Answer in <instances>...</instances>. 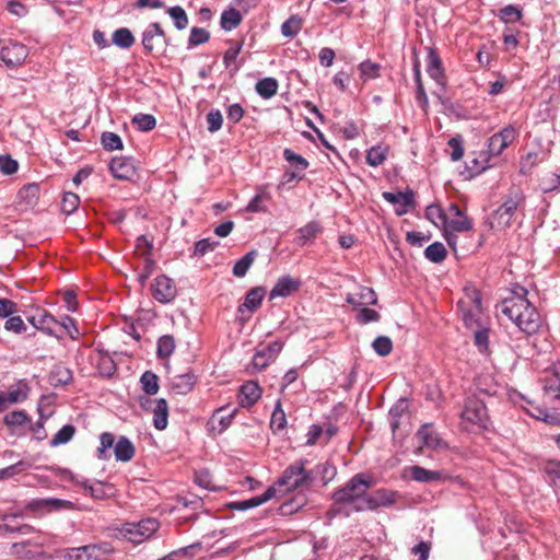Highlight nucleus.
I'll use <instances>...</instances> for the list:
<instances>
[{"label": "nucleus", "mask_w": 560, "mask_h": 560, "mask_svg": "<svg viewBox=\"0 0 560 560\" xmlns=\"http://www.w3.org/2000/svg\"><path fill=\"white\" fill-rule=\"evenodd\" d=\"M528 291L517 285L512 295L505 298L498 306V311L512 320L520 330L527 335L536 334L541 319L535 306L527 299Z\"/></svg>", "instance_id": "nucleus-1"}, {"label": "nucleus", "mask_w": 560, "mask_h": 560, "mask_svg": "<svg viewBox=\"0 0 560 560\" xmlns=\"http://www.w3.org/2000/svg\"><path fill=\"white\" fill-rule=\"evenodd\" d=\"M383 198L387 202L397 206L395 209L397 215L406 214L409 211V208L413 205V192L411 190H407L405 192L384 191Z\"/></svg>", "instance_id": "nucleus-23"}, {"label": "nucleus", "mask_w": 560, "mask_h": 560, "mask_svg": "<svg viewBox=\"0 0 560 560\" xmlns=\"http://www.w3.org/2000/svg\"><path fill=\"white\" fill-rule=\"evenodd\" d=\"M560 187V172L547 173L539 178V188L544 194L557 191Z\"/></svg>", "instance_id": "nucleus-36"}, {"label": "nucleus", "mask_w": 560, "mask_h": 560, "mask_svg": "<svg viewBox=\"0 0 560 560\" xmlns=\"http://www.w3.org/2000/svg\"><path fill=\"white\" fill-rule=\"evenodd\" d=\"M278 81L275 78H264L256 83V92L262 98H270L277 94Z\"/></svg>", "instance_id": "nucleus-34"}, {"label": "nucleus", "mask_w": 560, "mask_h": 560, "mask_svg": "<svg viewBox=\"0 0 560 560\" xmlns=\"http://www.w3.org/2000/svg\"><path fill=\"white\" fill-rule=\"evenodd\" d=\"M374 485L373 478L366 474L354 475L343 487L332 493L336 503L351 505L355 512H362L368 490Z\"/></svg>", "instance_id": "nucleus-2"}, {"label": "nucleus", "mask_w": 560, "mask_h": 560, "mask_svg": "<svg viewBox=\"0 0 560 560\" xmlns=\"http://www.w3.org/2000/svg\"><path fill=\"white\" fill-rule=\"evenodd\" d=\"M210 39V33L201 27H192L188 38V48L199 46Z\"/></svg>", "instance_id": "nucleus-53"}, {"label": "nucleus", "mask_w": 560, "mask_h": 560, "mask_svg": "<svg viewBox=\"0 0 560 560\" xmlns=\"http://www.w3.org/2000/svg\"><path fill=\"white\" fill-rule=\"evenodd\" d=\"M260 396L261 389L255 381H247L240 387L238 399L242 407L253 406Z\"/></svg>", "instance_id": "nucleus-27"}, {"label": "nucleus", "mask_w": 560, "mask_h": 560, "mask_svg": "<svg viewBox=\"0 0 560 560\" xmlns=\"http://www.w3.org/2000/svg\"><path fill=\"white\" fill-rule=\"evenodd\" d=\"M302 28V19L292 15L281 25V33L284 37H294Z\"/></svg>", "instance_id": "nucleus-49"}, {"label": "nucleus", "mask_w": 560, "mask_h": 560, "mask_svg": "<svg viewBox=\"0 0 560 560\" xmlns=\"http://www.w3.org/2000/svg\"><path fill=\"white\" fill-rule=\"evenodd\" d=\"M140 383L142 389L148 395H155L159 392V378L158 375L151 371H145L141 377Z\"/></svg>", "instance_id": "nucleus-42"}, {"label": "nucleus", "mask_w": 560, "mask_h": 560, "mask_svg": "<svg viewBox=\"0 0 560 560\" xmlns=\"http://www.w3.org/2000/svg\"><path fill=\"white\" fill-rule=\"evenodd\" d=\"M319 232H322V226L318 222H308L306 225L298 230L299 244L305 245L307 242L314 240Z\"/></svg>", "instance_id": "nucleus-39"}, {"label": "nucleus", "mask_w": 560, "mask_h": 560, "mask_svg": "<svg viewBox=\"0 0 560 560\" xmlns=\"http://www.w3.org/2000/svg\"><path fill=\"white\" fill-rule=\"evenodd\" d=\"M100 446L96 450V457L100 460H108L112 457L110 450L114 452L115 459L121 463L130 462L136 454L133 443L125 435L116 436L110 432L100 434Z\"/></svg>", "instance_id": "nucleus-3"}, {"label": "nucleus", "mask_w": 560, "mask_h": 560, "mask_svg": "<svg viewBox=\"0 0 560 560\" xmlns=\"http://www.w3.org/2000/svg\"><path fill=\"white\" fill-rule=\"evenodd\" d=\"M27 322L35 329L48 336L56 337L57 339L61 338V335L58 334L59 320L44 308H37L34 315L27 316Z\"/></svg>", "instance_id": "nucleus-14"}, {"label": "nucleus", "mask_w": 560, "mask_h": 560, "mask_svg": "<svg viewBox=\"0 0 560 560\" xmlns=\"http://www.w3.org/2000/svg\"><path fill=\"white\" fill-rule=\"evenodd\" d=\"M167 13L172 18L174 25L177 30L182 31L188 26V16L182 7H172L167 10Z\"/></svg>", "instance_id": "nucleus-48"}, {"label": "nucleus", "mask_w": 560, "mask_h": 560, "mask_svg": "<svg viewBox=\"0 0 560 560\" xmlns=\"http://www.w3.org/2000/svg\"><path fill=\"white\" fill-rule=\"evenodd\" d=\"M282 348L283 343L280 340H275L264 348L257 350L252 361L254 369L261 371L267 368L272 361L276 360Z\"/></svg>", "instance_id": "nucleus-19"}, {"label": "nucleus", "mask_w": 560, "mask_h": 560, "mask_svg": "<svg viewBox=\"0 0 560 560\" xmlns=\"http://www.w3.org/2000/svg\"><path fill=\"white\" fill-rule=\"evenodd\" d=\"M283 158L290 164L294 172H287L285 176L288 180L300 177V173L304 172L308 167V162L302 155L295 153L291 149H284Z\"/></svg>", "instance_id": "nucleus-29"}, {"label": "nucleus", "mask_w": 560, "mask_h": 560, "mask_svg": "<svg viewBox=\"0 0 560 560\" xmlns=\"http://www.w3.org/2000/svg\"><path fill=\"white\" fill-rule=\"evenodd\" d=\"M132 125L140 131H150L155 127L156 119L150 114H137L132 118Z\"/></svg>", "instance_id": "nucleus-50"}, {"label": "nucleus", "mask_w": 560, "mask_h": 560, "mask_svg": "<svg viewBox=\"0 0 560 560\" xmlns=\"http://www.w3.org/2000/svg\"><path fill=\"white\" fill-rule=\"evenodd\" d=\"M265 294L266 291L262 287H255L246 293L244 302L237 307L241 319H248L260 307Z\"/></svg>", "instance_id": "nucleus-17"}, {"label": "nucleus", "mask_w": 560, "mask_h": 560, "mask_svg": "<svg viewBox=\"0 0 560 560\" xmlns=\"http://www.w3.org/2000/svg\"><path fill=\"white\" fill-rule=\"evenodd\" d=\"M388 155V147L383 144L373 145L366 152V163L370 166L377 167L382 165Z\"/></svg>", "instance_id": "nucleus-30"}, {"label": "nucleus", "mask_w": 560, "mask_h": 560, "mask_svg": "<svg viewBox=\"0 0 560 560\" xmlns=\"http://www.w3.org/2000/svg\"><path fill=\"white\" fill-rule=\"evenodd\" d=\"M523 200L524 196L520 191L510 192L503 203L490 215L491 228L503 230L510 226L512 218Z\"/></svg>", "instance_id": "nucleus-6"}, {"label": "nucleus", "mask_w": 560, "mask_h": 560, "mask_svg": "<svg viewBox=\"0 0 560 560\" xmlns=\"http://www.w3.org/2000/svg\"><path fill=\"white\" fill-rule=\"evenodd\" d=\"M242 22V15L238 10L231 8L223 11L221 15V27L225 31L236 28Z\"/></svg>", "instance_id": "nucleus-37"}, {"label": "nucleus", "mask_w": 560, "mask_h": 560, "mask_svg": "<svg viewBox=\"0 0 560 560\" xmlns=\"http://www.w3.org/2000/svg\"><path fill=\"white\" fill-rule=\"evenodd\" d=\"M208 131L211 133L217 132L221 129L223 124V117L219 109H211L207 116Z\"/></svg>", "instance_id": "nucleus-61"}, {"label": "nucleus", "mask_w": 560, "mask_h": 560, "mask_svg": "<svg viewBox=\"0 0 560 560\" xmlns=\"http://www.w3.org/2000/svg\"><path fill=\"white\" fill-rule=\"evenodd\" d=\"M301 280L294 279L290 276H283L278 279L272 290L270 291V300L276 298H287L290 296L293 292L298 291L301 287Z\"/></svg>", "instance_id": "nucleus-24"}, {"label": "nucleus", "mask_w": 560, "mask_h": 560, "mask_svg": "<svg viewBox=\"0 0 560 560\" xmlns=\"http://www.w3.org/2000/svg\"><path fill=\"white\" fill-rule=\"evenodd\" d=\"M324 444V427L319 423H313L307 433H306V442L305 444L308 446L315 445V444Z\"/></svg>", "instance_id": "nucleus-54"}, {"label": "nucleus", "mask_w": 560, "mask_h": 560, "mask_svg": "<svg viewBox=\"0 0 560 560\" xmlns=\"http://www.w3.org/2000/svg\"><path fill=\"white\" fill-rule=\"evenodd\" d=\"M396 497L397 493L392 490L378 489L372 493H366L364 505L359 506V509L363 512L390 506L396 502Z\"/></svg>", "instance_id": "nucleus-18"}, {"label": "nucleus", "mask_w": 560, "mask_h": 560, "mask_svg": "<svg viewBox=\"0 0 560 560\" xmlns=\"http://www.w3.org/2000/svg\"><path fill=\"white\" fill-rule=\"evenodd\" d=\"M276 487L271 486L260 495H256L247 500L231 502L229 508L237 511H246L253 508H257L272 499L276 495Z\"/></svg>", "instance_id": "nucleus-26"}, {"label": "nucleus", "mask_w": 560, "mask_h": 560, "mask_svg": "<svg viewBox=\"0 0 560 560\" xmlns=\"http://www.w3.org/2000/svg\"><path fill=\"white\" fill-rule=\"evenodd\" d=\"M176 343L172 335H163L158 340L156 357L159 359H168L175 351Z\"/></svg>", "instance_id": "nucleus-33"}, {"label": "nucleus", "mask_w": 560, "mask_h": 560, "mask_svg": "<svg viewBox=\"0 0 560 560\" xmlns=\"http://www.w3.org/2000/svg\"><path fill=\"white\" fill-rule=\"evenodd\" d=\"M486 418H488V413L483 401L476 397H468L460 420H485Z\"/></svg>", "instance_id": "nucleus-25"}, {"label": "nucleus", "mask_w": 560, "mask_h": 560, "mask_svg": "<svg viewBox=\"0 0 560 560\" xmlns=\"http://www.w3.org/2000/svg\"><path fill=\"white\" fill-rule=\"evenodd\" d=\"M197 382V376L192 372H186L175 375L171 380V389L177 395L190 393Z\"/></svg>", "instance_id": "nucleus-28"}, {"label": "nucleus", "mask_w": 560, "mask_h": 560, "mask_svg": "<svg viewBox=\"0 0 560 560\" xmlns=\"http://www.w3.org/2000/svg\"><path fill=\"white\" fill-rule=\"evenodd\" d=\"M372 348L378 355L386 357L393 350V342L387 336H378L372 342Z\"/></svg>", "instance_id": "nucleus-56"}, {"label": "nucleus", "mask_w": 560, "mask_h": 560, "mask_svg": "<svg viewBox=\"0 0 560 560\" xmlns=\"http://www.w3.org/2000/svg\"><path fill=\"white\" fill-rule=\"evenodd\" d=\"M97 370L103 376H112L116 371L114 360L109 355H101L97 362Z\"/></svg>", "instance_id": "nucleus-64"}, {"label": "nucleus", "mask_w": 560, "mask_h": 560, "mask_svg": "<svg viewBox=\"0 0 560 560\" xmlns=\"http://www.w3.org/2000/svg\"><path fill=\"white\" fill-rule=\"evenodd\" d=\"M417 438L422 446L432 450H444L448 444L434 431L430 422H424L417 432Z\"/></svg>", "instance_id": "nucleus-21"}, {"label": "nucleus", "mask_w": 560, "mask_h": 560, "mask_svg": "<svg viewBox=\"0 0 560 560\" xmlns=\"http://www.w3.org/2000/svg\"><path fill=\"white\" fill-rule=\"evenodd\" d=\"M39 195V187L36 184H28L20 189L19 196L25 199L27 205L36 203Z\"/></svg>", "instance_id": "nucleus-62"}, {"label": "nucleus", "mask_w": 560, "mask_h": 560, "mask_svg": "<svg viewBox=\"0 0 560 560\" xmlns=\"http://www.w3.org/2000/svg\"><path fill=\"white\" fill-rule=\"evenodd\" d=\"M102 145L107 151H114V150H121L122 149V141L120 137L110 131H106L102 133L101 137Z\"/></svg>", "instance_id": "nucleus-52"}, {"label": "nucleus", "mask_w": 560, "mask_h": 560, "mask_svg": "<svg viewBox=\"0 0 560 560\" xmlns=\"http://www.w3.org/2000/svg\"><path fill=\"white\" fill-rule=\"evenodd\" d=\"M28 56V48L19 42L9 40L0 49V59L8 68L21 66Z\"/></svg>", "instance_id": "nucleus-13"}, {"label": "nucleus", "mask_w": 560, "mask_h": 560, "mask_svg": "<svg viewBox=\"0 0 560 560\" xmlns=\"http://www.w3.org/2000/svg\"><path fill=\"white\" fill-rule=\"evenodd\" d=\"M427 50V72L432 80L444 88L446 84V77L442 60L434 48L429 47Z\"/></svg>", "instance_id": "nucleus-22"}, {"label": "nucleus", "mask_w": 560, "mask_h": 560, "mask_svg": "<svg viewBox=\"0 0 560 560\" xmlns=\"http://www.w3.org/2000/svg\"><path fill=\"white\" fill-rule=\"evenodd\" d=\"M80 203L79 196L74 192H66L61 201V211L66 214L73 213Z\"/></svg>", "instance_id": "nucleus-60"}, {"label": "nucleus", "mask_w": 560, "mask_h": 560, "mask_svg": "<svg viewBox=\"0 0 560 560\" xmlns=\"http://www.w3.org/2000/svg\"><path fill=\"white\" fill-rule=\"evenodd\" d=\"M31 467V464L25 460H19L13 465H10L5 468L0 469V480L2 479H9L11 477H14L22 471L28 469Z\"/></svg>", "instance_id": "nucleus-55"}, {"label": "nucleus", "mask_w": 560, "mask_h": 560, "mask_svg": "<svg viewBox=\"0 0 560 560\" xmlns=\"http://www.w3.org/2000/svg\"><path fill=\"white\" fill-rule=\"evenodd\" d=\"M4 329L14 334H23L26 331V325L21 316L11 315L4 323Z\"/></svg>", "instance_id": "nucleus-63"}, {"label": "nucleus", "mask_w": 560, "mask_h": 560, "mask_svg": "<svg viewBox=\"0 0 560 560\" xmlns=\"http://www.w3.org/2000/svg\"><path fill=\"white\" fill-rule=\"evenodd\" d=\"M381 65L371 60H364L359 65L360 77L364 80H372L380 77Z\"/></svg>", "instance_id": "nucleus-43"}, {"label": "nucleus", "mask_w": 560, "mask_h": 560, "mask_svg": "<svg viewBox=\"0 0 560 560\" xmlns=\"http://www.w3.org/2000/svg\"><path fill=\"white\" fill-rule=\"evenodd\" d=\"M58 334H67L71 339H78L80 336L79 328L77 327L75 320L70 316L62 317L59 320Z\"/></svg>", "instance_id": "nucleus-46"}, {"label": "nucleus", "mask_w": 560, "mask_h": 560, "mask_svg": "<svg viewBox=\"0 0 560 560\" xmlns=\"http://www.w3.org/2000/svg\"><path fill=\"white\" fill-rule=\"evenodd\" d=\"M195 482L207 490L215 491L218 489L212 481L210 471L207 469H200L195 472Z\"/></svg>", "instance_id": "nucleus-59"}, {"label": "nucleus", "mask_w": 560, "mask_h": 560, "mask_svg": "<svg viewBox=\"0 0 560 560\" xmlns=\"http://www.w3.org/2000/svg\"><path fill=\"white\" fill-rule=\"evenodd\" d=\"M159 528L154 518L142 520L138 523H128L121 528L122 536L131 542L140 544L151 537Z\"/></svg>", "instance_id": "nucleus-8"}, {"label": "nucleus", "mask_w": 560, "mask_h": 560, "mask_svg": "<svg viewBox=\"0 0 560 560\" xmlns=\"http://www.w3.org/2000/svg\"><path fill=\"white\" fill-rule=\"evenodd\" d=\"M142 46L149 55L163 51L167 46V37L160 23H150L142 33Z\"/></svg>", "instance_id": "nucleus-9"}, {"label": "nucleus", "mask_w": 560, "mask_h": 560, "mask_svg": "<svg viewBox=\"0 0 560 560\" xmlns=\"http://www.w3.org/2000/svg\"><path fill=\"white\" fill-rule=\"evenodd\" d=\"M142 406L153 411V420H167L168 406L165 399H147Z\"/></svg>", "instance_id": "nucleus-31"}, {"label": "nucleus", "mask_w": 560, "mask_h": 560, "mask_svg": "<svg viewBox=\"0 0 560 560\" xmlns=\"http://www.w3.org/2000/svg\"><path fill=\"white\" fill-rule=\"evenodd\" d=\"M411 478L418 482H431L442 479L443 474L436 470H429L421 466H412L410 468Z\"/></svg>", "instance_id": "nucleus-32"}, {"label": "nucleus", "mask_w": 560, "mask_h": 560, "mask_svg": "<svg viewBox=\"0 0 560 560\" xmlns=\"http://www.w3.org/2000/svg\"><path fill=\"white\" fill-rule=\"evenodd\" d=\"M380 319V313L369 307H360L355 316V320L360 325H366L371 322H378Z\"/></svg>", "instance_id": "nucleus-58"}, {"label": "nucleus", "mask_w": 560, "mask_h": 560, "mask_svg": "<svg viewBox=\"0 0 560 560\" xmlns=\"http://www.w3.org/2000/svg\"><path fill=\"white\" fill-rule=\"evenodd\" d=\"M75 428L72 424H65L51 439L50 446L56 447L68 443L74 435Z\"/></svg>", "instance_id": "nucleus-45"}, {"label": "nucleus", "mask_w": 560, "mask_h": 560, "mask_svg": "<svg viewBox=\"0 0 560 560\" xmlns=\"http://www.w3.org/2000/svg\"><path fill=\"white\" fill-rule=\"evenodd\" d=\"M458 311L467 328L480 327L479 322L482 311L480 292L474 287L464 289V296L457 302Z\"/></svg>", "instance_id": "nucleus-5"}, {"label": "nucleus", "mask_w": 560, "mask_h": 560, "mask_svg": "<svg viewBox=\"0 0 560 560\" xmlns=\"http://www.w3.org/2000/svg\"><path fill=\"white\" fill-rule=\"evenodd\" d=\"M542 399L546 409L560 413V377L553 373L542 380Z\"/></svg>", "instance_id": "nucleus-12"}, {"label": "nucleus", "mask_w": 560, "mask_h": 560, "mask_svg": "<svg viewBox=\"0 0 560 560\" xmlns=\"http://www.w3.org/2000/svg\"><path fill=\"white\" fill-rule=\"evenodd\" d=\"M31 387L26 380H19L0 392V412L10 406L22 402L28 397Z\"/></svg>", "instance_id": "nucleus-10"}, {"label": "nucleus", "mask_w": 560, "mask_h": 560, "mask_svg": "<svg viewBox=\"0 0 560 560\" xmlns=\"http://www.w3.org/2000/svg\"><path fill=\"white\" fill-rule=\"evenodd\" d=\"M109 171L117 179H131L137 173L135 161L127 156L113 158Z\"/></svg>", "instance_id": "nucleus-20"}, {"label": "nucleus", "mask_w": 560, "mask_h": 560, "mask_svg": "<svg viewBox=\"0 0 560 560\" xmlns=\"http://www.w3.org/2000/svg\"><path fill=\"white\" fill-rule=\"evenodd\" d=\"M474 341L481 353L489 351V328L480 326L475 330Z\"/></svg>", "instance_id": "nucleus-51"}, {"label": "nucleus", "mask_w": 560, "mask_h": 560, "mask_svg": "<svg viewBox=\"0 0 560 560\" xmlns=\"http://www.w3.org/2000/svg\"><path fill=\"white\" fill-rule=\"evenodd\" d=\"M424 256L428 260L440 264L446 257V248L441 242H434L425 248Z\"/></svg>", "instance_id": "nucleus-40"}, {"label": "nucleus", "mask_w": 560, "mask_h": 560, "mask_svg": "<svg viewBox=\"0 0 560 560\" xmlns=\"http://www.w3.org/2000/svg\"><path fill=\"white\" fill-rule=\"evenodd\" d=\"M315 479L320 478L324 485H327L336 476V467L328 462L317 465L314 469Z\"/></svg>", "instance_id": "nucleus-44"}, {"label": "nucleus", "mask_w": 560, "mask_h": 560, "mask_svg": "<svg viewBox=\"0 0 560 560\" xmlns=\"http://www.w3.org/2000/svg\"><path fill=\"white\" fill-rule=\"evenodd\" d=\"M113 43L124 49L130 48L135 44V36L129 28L120 27L113 33Z\"/></svg>", "instance_id": "nucleus-38"}, {"label": "nucleus", "mask_w": 560, "mask_h": 560, "mask_svg": "<svg viewBox=\"0 0 560 560\" xmlns=\"http://www.w3.org/2000/svg\"><path fill=\"white\" fill-rule=\"evenodd\" d=\"M109 542L91 544L65 550V560H102L106 555L113 552Z\"/></svg>", "instance_id": "nucleus-7"}, {"label": "nucleus", "mask_w": 560, "mask_h": 560, "mask_svg": "<svg viewBox=\"0 0 560 560\" xmlns=\"http://www.w3.org/2000/svg\"><path fill=\"white\" fill-rule=\"evenodd\" d=\"M153 298L163 304L172 302L177 295V289L173 279L165 275L156 277L151 284Z\"/></svg>", "instance_id": "nucleus-15"}, {"label": "nucleus", "mask_w": 560, "mask_h": 560, "mask_svg": "<svg viewBox=\"0 0 560 560\" xmlns=\"http://www.w3.org/2000/svg\"><path fill=\"white\" fill-rule=\"evenodd\" d=\"M307 459L301 458L288 466L278 480L279 486H285L288 490L310 488L315 480L314 471L306 470Z\"/></svg>", "instance_id": "nucleus-4"}, {"label": "nucleus", "mask_w": 560, "mask_h": 560, "mask_svg": "<svg viewBox=\"0 0 560 560\" xmlns=\"http://www.w3.org/2000/svg\"><path fill=\"white\" fill-rule=\"evenodd\" d=\"M472 229V222L466 215L454 217L450 219L447 215L443 222V236L448 246L456 250L458 232H468Z\"/></svg>", "instance_id": "nucleus-11"}, {"label": "nucleus", "mask_w": 560, "mask_h": 560, "mask_svg": "<svg viewBox=\"0 0 560 560\" xmlns=\"http://www.w3.org/2000/svg\"><path fill=\"white\" fill-rule=\"evenodd\" d=\"M518 136L517 129L509 125L489 139L488 149L492 155H500Z\"/></svg>", "instance_id": "nucleus-16"}, {"label": "nucleus", "mask_w": 560, "mask_h": 560, "mask_svg": "<svg viewBox=\"0 0 560 560\" xmlns=\"http://www.w3.org/2000/svg\"><path fill=\"white\" fill-rule=\"evenodd\" d=\"M36 505L48 508L49 510H68L73 508V503L71 501L57 498L43 499L40 501H37Z\"/></svg>", "instance_id": "nucleus-57"}, {"label": "nucleus", "mask_w": 560, "mask_h": 560, "mask_svg": "<svg viewBox=\"0 0 560 560\" xmlns=\"http://www.w3.org/2000/svg\"><path fill=\"white\" fill-rule=\"evenodd\" d=\"M257 250H250L245 254L241 259H238L233 267V275L237 278L244 277L250 266L253 265L255 258L257 257Z\"/></svg>", "instance_id": "nucleus-35"}, {"label": "nucleus", "mask_w": 560, "mask_h": 560, "mask_svg": "<svg viewBox=\"0 0 560 560\" xmlns=\"http://www.w3.org/2000/svg\"><path fill=\"white\" fill-rule=\"evenodd\" d=\"M498 16L502 22L509 24L521 21L523 13L517 5L508 4L499 11Z\"/></svg>", "instance_id": "nucleus-41"}, {"label": "nucleus", "mask_w": 560, "mask_h": 560, "mask_svg": "<svg viewBox=\"0 0 560 560\" xmlns=\"http://www.w3.org/2000/svg\"><path fill=\"white\" fill-rule=\"evenodd\" d=\"M72 380V372L68 368L57 366L50 374V383L54 386L67 385Z\"/></svg>", "instance_id": "nucleus-47"}]
</instances>
